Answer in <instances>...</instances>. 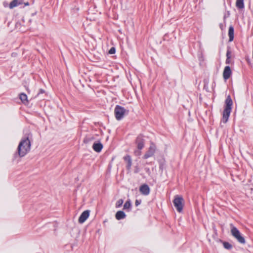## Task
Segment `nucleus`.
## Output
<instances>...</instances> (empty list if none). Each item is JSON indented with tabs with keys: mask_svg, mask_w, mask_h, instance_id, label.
<instances>
[{
	"mask_svg": "<svg viewBox=\"0 0 253 253\" xmlns=\"http://www.w3.org/2000/svg\"><path fill=\"white\" fill-rule=\"evenodd\" d=\"M141 150H136L134 152V154L136 156H139L141 154Z\"/></svg>",
	"mask_w": 253,
	"mask_h": 253,
	"instance_id": "25",
	"label": "nucleus"
},
{
	"mask_svg": "<svg viewBox=\"0 0 253 253\" xmlns=\"http://www.w3.org/2000/svg\"><path fill=\"white\" fill-rule=\"evenodd\" d=\"M16 6V0H13L9 4V8H13Z\"/></svg>",
	"mask_w": 253,
	"mask_h": 253,
	"instance_id": "22",
	"label": "nucleus"
},
{
	"mask_svg": "<svg viewBox=\"0 0 253 253\" xmlns=\"http://www.w3.org/2000/svg\"><path fill=\"white\" fill-rule=\"evenodd\" d=\"M19 99L21 100L22 103L25 105H28L29 103L28 100L27 99V96L24 93H21L19 94Z\"/></svg>",
	"mask_w": 253,
	"mask_h": 253,
	"instance_id": "13",
	"label": "nucleus"
},
{
	"mask_svg": "<svg viewBox=\"0 0 253 253\" xmlns=\"http://www.w3.org/2000/svg\"><path fill=\"white\" fill-rule=\"evenodd\" d=\"M233 101L230 95H228L225 101V106L223 112V117L222 121L225 124L228 120L231 112Z\"/></svg>",
	"mask_w": 253,
	"mask_h": 253,
	"instance_id": "2",
	"label": "nucleus"
},
{
	"mask_svg": "<svg viewBox=\"0 0 253 253\" xmlns=\"http://www.w3.org/2000/svg\"><path fill=\"white\" fill-rule=\"evenodd\" d=\"M223 245L224 248L227 250H231L232 248V245L227 242H223Z\"/></svg>",
	"mask_w": 253,
	"mask_h": 253,
	"instance_id": "18",
	"label": "nucleus"
},
{
	"mask_svg": "<svg viewBox=\"0 0 253 253\" xmlns=\"http://www.w3.org/2000/svg\"><path fill=\"white\" fill-rule=\"evenodd\" d=\"M3 4L5 7L7 6V3H5V2H4Z\"/></svg>",
	"mask_w": 253,
	"mask_h": 253,
	"instance_id": "28",
	"label": "nucleus"
},
{
	"mask_svg": "<svg viewBox=\"0 0 253 253\" xmlns=\"http://www.w3.org/2000/svg\"><path fill=\"white\" fill-rule=\"evenodd\" d=\"M131 207V203L130 201H127L124 205V209L126 210L129 209L130 207Z\"/></svg>",
	"mask_w": 253,
	"mask_h": 253,
	"instance_id": "19",
	"label": "nucleus"
},
{
	"mask_svg": "<svg viewBox=\"0 0 253 253\" xmlns=\"http://www.w3.org/2000/svg\"><path fill=\"white\" fill-rule=\"evenodd\" d=\"M230 62H231L230 58H227V59L226 60V64H229L230 63Z\"/></svg>",
	"mask_w": 253,
	"mask_h": 253,
	"instance_id": "27",
	"label": "nucleus"
},
{
	"mask_svg": "<svg viewBox=\"0 0 253 253\" xmlns=\"http://www.w3.org/2000/svg\"><path fill=\"white\" fill-rule=\"evenodd\" d=\"M140 203H141V201H139L138 200H135V205L136 206H138V205H139L140 204Z\"/></svg>",
	"mask_w": 253,
	"mask_h": 253,
	"instance_id": "26",
	"label": "nucleus"
},
{
	"mask_svg": "<svg viewBox=\"0 0 253 253\" xmlns=\"http://www.w3.org/2000/svg\"><path fill=\"white\" fill-rule=\"evenodd\" d=\"M123 202H124V201L123 199H120L119 200L117 203H116V207L117 208H119V207H120L121 206H122V204H123Z\"/></svg>",
	"mask_w": 253,
	"mask_h": 253,
	"instance_id": "20",
	"label": "nucleus"
},
{
	"mask_svg": "<svg viewBox=\"0 0 253 253\" xmlns=\"http://www.w3.org/2000/svg\"><path fill=\"white\" fill-rule=\"evenodd\" d=\"M228 36L229 37V41H232L234 39V28L232 26L229 27L228 30Z\"/></svg>",
	"mask_w": 253,
	"mask_h": 253,
	"instance_id": "15",
	"label": "nucleus"
},
{
	"mask_svg": "<svg viewBox=\"0 0 253 253\" xmlns=\"http://www.w3.org/2000/svg\"><path fill=\"white\" fill-rule=\"evenodd\" d=\"M156 149V147L154 144L152 143L148 149V150L146 152L143 156V158L146 159L149 157L153 156Z\"/></svg>",
	"mask_w": 253,
	"mask_h": 253,
	"instance_id": "6",
	"label": "nucleus"
},
{
	"mask_svg": "<svg viewBox=\"0 0 253 253\" xmlns=\"http://www.w3.org/2000/svg\"><path fill=\"white\" fill-rule=\"evenodd\" d=\"M129 111L125 109L124 107L116 105L114 109V114L117 120H121L124 116L128 114Z\"/></svg>",
	"mask_w": 253,
	"mask_h": 253,
	"instance_id": "4",
	"label": "nucleus"
},
{
	"mask_svg": "<svg viewBox=\"0 0 253 253\" xmlns=\"http://www.w3.org/2000/svg\"><path fill=\"white\" fill-rule=\"evenodd\" d=\"M23 0H17V6L22 5L23 4V6H22L23 7L25 6H28L29 5V3L28 1L23 2Z\"/></svg>",
	"mask_w": 253,
	"mask_h": 253,
	"instance_id": "17",
	"label": "nucleus"
},
{
	"mask_svg": "<svg viewBox=\"0 0 253 253\" xmlns=\"http://www.w3.org/2000/svg\"><path fill=\"white\" fill-rule=\"evenodd\" d=\"M32 134L29 133L23 137L19 142L17 150H18V155L20 157L25 156L30 151L31 146L30 139H32Z\"/></svg>",
	"mask_w": 253,
	"mask_h": 253,
	"instance_id": "1",
	"label": "nucleus"
},
{
	"mask_svg": "<svg viewBox=\"0 0 253 253\" xmlns=\"http://www.w3.org/2000/svg\"><path fill=\"white\" fill-rule=\"evenodd\" d=\"M144 141L143 136L142 135H139L137 136L136 139V143L138 149L141 150L143 149L144 146Z\"/></svg>",
	"mask_w": 253,
	"mask_h": 253,
	"instance_id": "7",
	"label": "nucleus"
},
{
	"mask_svg": "<svg viewBox=\"0 0 253 253\" xmlns=\"http://www.w3.org/2000/svg\"><path fill=\"white\" fill-rule=\"evenodd\" d=\"M126 215L125 212L123 211H118L116 213L115 217L117 219L120 220L122 219H124L126 217Z\"/></svg>",
	"mask_w": 253,
	"mask_h": 253,
	"instance_id": "14",
	"label": "nucleus"
},
{
	"mask_svg": "<svg viewBox=\"0 0 253 253\" xmlns=\"http://www.w3.org/2000/svg\"><path fill=\"white\" fill-rule=\"evenodd\" d=\"M115 48L114 47H112L109 51V53L111 54H114L115 53Z\"/></svg>",
	"mask_w": 253,
	"mask_h": 253,
	"instance_id": "24",
	"label": "nucleus"
},
{
	"mask_svg": "<svg viewBox=\"0 0 253 253\" xmlns=\"http://www.w3.org/2000/svg\"><path fill=\"white\" fill-rule=\"evenodd\" d=\"M9 25H10V23H8V26L9 27Z\"/></svg>",
	"mask_w": 253,
	"mask_h": 253,
	"instance_id": "30",
	"label": "nucleus"
},
{
	"mask_svg": "<svg viewBox=\"0 0 253 253\" xmlns=\"http://www.w3.org/2000/svg\"><path fill=\"white\" fill-rule=\"evenodd\" d=\"M124 160L127 163V165L126 166L127 170L129 171L131 169V167L132 165V161L131 159L130 156L127 155L124 157Z\"/></svg>",
	"mask_w": 253,
	"mask_h": 253,
	"instance_id": "11",
	"label": "nucleus"
},
{
	"mask_svg": "<svg viewBox=\"0 0 253 253\" xmlns=\"http://www.w3.org/2000/svg\"><path fill=\"white\" fill-rule=\"evenodd\" d=\"M231 227V233L232 235L241 244H244L246 243L245 238L242 236L239 230L232 224L230 225Z\"/></svg>",
	"mask_w": 253,
	"mask_h": 253,
	"instance_id": "3",
	"label": "nucleus"
},
{
	"mask_svg": "<svg viewBox=\"0 0 253 253\" xmlns=\"http://www.w3.org/2000/svg\"><path fill=\"white\" fill-rule=\"evenodd\" d=\"M244 0H236V6L238 9H243L244 8Z\"/></svg>",
	"mask_w": 253,
	"mask_h": 253,
	"instance_id": "16",
	"label": "nucleus"
},
{
	"mask_svg": "<svg viewBox=\"0 0 253 253\" xmlns=\"http://www.w3.org/2000/svg\"><path fill=\"white\" fill-rule=\"evenodd\" d=\"M40 92L41 93H43V90L42 89H41L40 90Z\"/></svg>",
	"mask_w": 253,
	"mask_h": 253,
	"instance_id": "29",
	"label": "nucleus"
},
{
	"mask_svg": "<svg viewBox=\"0 0 253 253\" xmlns=\"http://www.w3.org/2000/svg\"><path fill=\"white\" fill-rule=\"evenodd\" d=\"M226 57L228 58H231V51L230 50L229 48L227 49V52H226Z\"/></svg>",
	"mask_w": 253,
	"mask_h": 253,
	"instance_id": "23",
	"label": "nucleus"
},
{
	"mask_svg": "<svg viewBox=\"0 0 253 253\" xmlns=\"http://www.w3.org/2000/svg\"><path fill=\"white\" fill-rule=\"evenodd\" d=\"M92 148L95 152H100L103 148V145L100 142L94 143L93 144Z\"/></svg>",
	"mask_w": 253,
	"mask_h": 253,
	"instance_id": "12",
	"label": "nucleus"
},
{
	"mask_svg": "<svg viewBox=\"0 0 253 253\" xmlns=\"http://www.w3.org/2000/svg\"><path fill=\"white\" fill-rule=\"evenodd\" d=\"M139 191L142 194L146 196L149 194L150 189L147 184H144L140 186Z\"/></svg>",
	"mask_w": 253,
	"mask_h": 253,
	"instance_id": "8",
	"label": "nucleus"
},
{
	"mask_svg": "<svg viewBox=\"0 0 253 253\" xmlns=\"http://www.w3.org/2000/svg\"><path fill=\"white\" fill-rule=\"evenodd\" d=\"M94 139L93 137H85L84 140V142L85 143H88L90 141Z\"/></svg>",
	"mask_w": 253,
	"mask_h": 253,
	"instance_id": "21",
	"label": "nucleus"
},
{
	"mask_svg": "<svg viewBox=\"0 0 253 253\" xmlns=\"http://www.w3.org/2000/svg\"><path fill=\"white\" fill-rule=\"evenodd\" d=\"M231 75V70L229 66H226L223 73V77L225 80L228 79Z\"/></svg>",
	"mask_w": 253,
	"mask_h": 253,
	"instance_id": "10",
	"label": "nucleus"
},
{
	"mask_svg": "<svg viewBox=\"0 0 253 253\" xmlns=\"http://www.w3.org/2000/svg\"><path fill=\"white\" fill-rule=\"evenodd\" d=\"M173 203L178 212H180L183 210L184 201L181 196L176 195L173 201Z\"/></svg>",
	"mask_w": 253,
	"mask_h": 253,
	"instance_id": "5",
	"label": "nucleus"
},
{
	"mask_svg": "<svg viewBox=\"0 0 253 253\" xmlns=\"http://www.w3.org/2000/svg\"><path fill=\"white\" fill-rule=\"evenodd\" d=\"M89 215V211L86 210L84 211L80 215L79 218V222L80 223H84Z\"/></svg>",
	"mask_w": 253,
	"mask_h": 253,
	"instance_id": "9",
	"label": "nucleus"
}]
</instances>
